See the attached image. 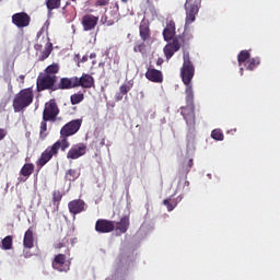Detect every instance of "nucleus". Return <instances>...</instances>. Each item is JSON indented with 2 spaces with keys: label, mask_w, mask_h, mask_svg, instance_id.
I'll use <instances>...</instances> for the list:
<instances>
[{
  "label": "nucleus",
  "mask_w": 280,
  "mask_h": 280,
  "mask_svg": "<svg viewBox=\"0 0 280 280\" xmlns=\"http://www.w3.org/2000/svg\"><path fill=\"white\" fill-rule=\"evenodd\" d=\"M80 128H82V119H74L66 124L60 129V140L55 142L52 145L47 147L44 152H42L39 159L36 161L37 167L43 170L45 165H47L54 156H58V152H66L69 149V137H73Z\"/></svg>",
  "instance_id": "f257e3e1"
},
{
  "label": "nucleus",
  "mask_w": 280,
  "mask_h": 280,
  "mask_svg": "<svg viewBox=\"0 0 280 280\" xmlns=\"http://www.w3.org/2000/svg\"><path fill=\"white\" fill-rule=\"evenodd\" d=\"M34 102V90L26 88L15 94L13 98V110L14 113H22L24 108H27Z\"/></svg>",
  "instance_id": "f03ea898"
},
{
  "label": "nucleus",
  "mask_w": 280,
  "mask_h": 280,
  "mask_svg": "<svg viewBox=\"0 0 280 280\" xmlns=\"http://www.w3.org/2000/svg\"><path fill=\"white\" fill-rule=\"evenodd\" d=\"M183 60V66L180 68L182 82L185 85H189L194 80V75H196V67L194 66V62H191L189 52H184Z\"/></svg>",
  "instance_id": "7ed1b4c3"
},
{
  "label": "nucleus",
  "mask_w": 280,
  "mask_h": 280,
  "mask_svg": "<svg viewBox=\"0 0 280 280\" xmlns=\"http://www.w3.org/2000/svg\"><path fill=\"white\" fill-rule=\"evenodd\" d=\"M69 257H71L69 248H67L65 254H57L51 262L54 270L58 272H69V270H71V260H69Z\"/></svg>",
  "instance_id": "20e7f679"
},
{
  "label": "nucleus",
  "mask_w": 280,
  "mask_h": 280,
  "mask_svg": "<svg viewBox=\"0 0 280 280\" xmlns=\"http://www.w3.org/2000/svg\"><path fill=\"white\" fill-rule=\"evenodd\" d=\"M56 82H58V77H51L40 72L37 77L36 86L38 93L43 91H56Z\"/></svg>",
  "instance_id": "39448f33"
},
{
  "label": "nucleus",
  "mask_w": 280,
  "mask_h": 280,
  "mask_svg": "<svg viewBox=\"0 0 280 280\" xmlns=\"http://www.w3.org/2000/svg\"><path fill=\"white\" fill-rule=\"evenodd\" d=\"M202 0H186L185 10H186V20L185 25H191L196 21V15L200 11V4Z\"/></svg>",
  "instance_id": "423d86ee"
},
{
  "label": "nucleus",
  "mask_w": 280,
  "mask_h": 280,
  "mask_svg": "<svg viewBox=\"0 0 280 280\" xmlns=\"http://www.w3.org/2000/svg\"><path fill=\"white\" fill-rule=\"evenodd\" d=\"M58 115H60V107H58V103H56L55 98H51L47 103H45L43 110V119L44 121H56Z\"/></svg>",
  "instance_id": "0eeeda50"
},
{
  "label": "nucleus",
  "mask_w": 280,
  "mask_h": 280,
  "mask_svg": "<svg viewBox=\"0 0 280 280\" xmlns=\"http://www.w3.org/2000/svg\"><path fill=\"white\" fill-rule=\"evenodd\" d=\"M11 21L15 27L23 30V27H30L32 23V18L25 12H19L12 15Z\"/></svg>",
  "instance_id": "6e6552de"
},
{
  "label": "nucleus",
  "mask_w": 280,
  "mask_h": 280,
  "mask_svg": "<svg viewBox=\"0 0 280 280\" xmlns=\"http://www.w3.org/2000/svg\"><path fill=\"white\" fill-rule=\"evenodd\" d=\"M86 150L88 147L83 142L73 144L67 153V159L75 161L77 159L84 156V154H86Z\"/></svg>",
  "instance_id": "1a4fd4ad"
},
{
  "label": "nucleus",
  "mask_w": 280,
  "mask_h": 280,
  "mask_svg": "<svg viewBox=\"0 0 280 280\" xmlns=\"http://www.w3.org/2000/svg\"><path fill=\"white\" fill-rule=\"evenodd\" d=\"M68 209L72 215H78L80 213H84V211L89 209V206L82 199H74L69 201Z\"/></svg>",
  "instance_id": "9d476101"
},
{
  "label": "nucleus",
  "mask_w": 280,
  "mask_h": 280,
  "mask_svg": "<svg viewBox=\"0 0 280 280\" xmlns=\"http://www.w3.org/2000/svg\"><path fill=\"white\" fill-rule=\"evenodd\" d=\"M96 233H113L115 231V221L108 219H98L95 223Z\"/></svg>",
  "instance_id": "9b49d317"
},
{
  "label": "nucleus",
  "mask_w": 280,
  "mask_h": 280,
  "mask_svg": "<svg viewBox=\"0 0 280 280\" xmlns=\"http://www.w3.org/2000/svg\"><path fill=\"white\" fill-rule=\"evenodd\" d=\"M77 89H93L95 86V78L89 73H83L81 78L75 77Z\"/></svg>",
  "instance_id": "f8f14e48"
},
{
  "label": "nucleus",
  "mask_w": 280,
  "mask_h": 280,
  "mask_svg": "<svg viewBox=\"0 0 280 280\" xmlns=\"http://www.w3.org/2000/svg\"><path fill=\"white\" fill-rule=\"evenodd\" d=\"M98 22L100 18L93 14H85L81 20V24L83 26L84 32H91V30L97 27Z\"/></svg>",
  "instance_id": "ddd939ff"
},
{
  "label": "nucleus",
  "mask_w": 280,
  "mask_h": 280,
  "mask_svg": "<svg viewBox=\"0 0 280 280\" xmlns=\"http://www.w3.org/2000/svg\"><path fill=\"white\" fill-rule=\"evenodd\" d=\"M180 115L184 117L187 126H196V113L194 109V105H187L186 107H182Z\"/></svg>",
  "instance_id": "4468645a"
},
{
  "label": "nucleus",
  "mask_w": 280,
  "mask_h": 280,
  "mask_svg": "<svg viewBox=\"0 0 280 280\" xmlns=\"http://www.w3.org/2000/svg\"><path fill=\"white\" fill-rule=\"evenodd\" d=\"M55 89L56 91H69L71 89H77L75 77L61 78Z\"/></svg>",
  "instance_id": "2eb2a0df"
},
{
  "label": "nucleus",
  "mask_w": 280,
  "mask_h": 280,
  "mask_svg": "<svg viewBox=\"0 0 280 280\" xmlns=\"http://www.w3.org/2000/svg\"><path fill=\"white\" fill-rule=\"evenodd\" d=\"M139 34H140V38H141V40H143V43H145L147 40H150V38L152 36V32L150 31V22H148V20L143 19L140 22Z\"/></svg>",
  "instance_id": "dca6fc26"
},
{
  "label": "nucleus",
  "mask_w": 280,
  "mask_h": 280,
  "mask_svg": "<svg viewBox=\"0 0 280 280\" xmlns=\"http://www.w3.org/2000/svg\"><path fill=\"white\" fill-rule=\"evenodd\" d=\"M176 36V22L174 20L168 21L166 27L163 30V38L166 43H170Z\"/></svg>",
  "instance_id": "f3484780"
},
{
  "label": "nucleus",
  "mask_w": 280,
  "mask_h": 280,
  "mask_svg": "<svg viewBox=\"0 0 280 280\" xmlns=\"http://www.w3.org/2000/svg\"><path fill=\"white\" fill-rule=\"evenodd\" d=\"M144 75L147 80H149V82H155L158 84H161V82H163V72L154 68H148Z\"/></svg>",
  "instance_id": "a211bd4d"
},
{
  "label": "nucleus",
  "mask_w": 280,
  "mask_h": 280,
  "mask_svg": "<svg viewBox=\"0 0 280 280\" xmlns=\"http://www.w3.org/2000/svg\"><path fill=\"white\" fill-rule=\"evenodd\" d=\"M128 229H130V217L124 215L120 221L115 223L114 231H118L120 234L128 233Z\"/></svg>",
  "instance_id": "6ab92c4d"
},
{
  "label": "nucleus",
  "mask_w": 280,
  "mask_h": 280,
  "mask_svg": "<svg viewBox=\"0 0 280 280\" xmlns=\"http://www.w3.org/2000/svg\"><path fill=\"white\" fill-rule=\"evenodd\" d=\"M23 246L24 248H34V231H32V229H28L25 234H24V238H23Z\"/></svg>",
  "instance_id": "aec40b11"
},
{
  "label": "nucleus",
  "mask_w": 280,
  "mask_h": 280,
  "mask_svg": "<svg viewBox=\"0 0 280 280\" xmlns=\"http://www.w3.org/2000/svg\"><path fill=\"white\" fill-rule=\"evenodd\" d=\"M180 200H183V196H178L176 199H173L172 197H170L163 200V205L164 207H166L167 211L171 212L173 209H176Z\"/></svg>",
  "instance_id": "412c9836"
},
{
  "label": "nucleus",
  "mask_w": 280,
  "mask_h": 280,
  "mask_svg": "<svg viewBox=\"0 0 280 280\" xmlns=\"http://www.w3.org/2000/svg\"><path fill=\"white\" fill-rule=\"evenodd\" d=\"M35 166L33 163H25L20 170V175L30 178L34 174Z\"/></svg>",
  "instance_id": "4be33fe9"
},
{
  "label": "nucleus",
  "mask_w": 280,
  "mask_h": 280,
  "mask_svg": "<svg viewBox=\"0 0 280 280\" xmlns=\"http://www.w3.org/2000/svg\"><path fill=\"white\" fill-rule=\"evenodd\" d=\"M259 65H261V59H259V57L249 58V60H247L245 63V68L247 71H255Z\"/></svg>",
  "instance_id": "5701e85b"
},
{
  "label": "nucleus",
  "mask_w": 280,
  "mask_h": 280,
  "mask_svg": "<svg viewBox=\"0 0 280 280\" xmlns=\"http://www.w3.org/2000/svg\"><path fill=\"white\" fill-rule=\"evenodd\" d=\"M185 93H186L187 106H194V85L192 84L186 85Z\"/></svg>",
  "instance_id": "b1692460"
},
{
  "label": "nucleus",
  "mask_w": 280,
  "mask_h": 280,
  "mask_svg": "<svg viewBox=\"0 0 280 280\" xmlns=\"http://www.w3.org/2000/svg\"><path fill=\"white\" fill-rule=\"evenodd\" d=\"M248 60H250V52L248 50H242L237 55L238 67H242V65H246Z\"/></svg>",
  "instance_id": "393cba45"
},
{
  "label": "nucleus",
  "mask_w": 280,
  "mask_h": 280,
  "mask_svg": "<svg viewBox=\"0 0 280 280\" xmlns=\"http://www.w3.org/2000/svg\"><path fill=\"white\" fill-rule=\"evenodd\" d=\"M65 178L66 180H69V183H73V180H78V178H80V172L75 168H70L66 172Z\"/></svg>",
  "instance_id": "a878e982"
},
{
  "label": "nucleus",
  "mask_w": 280,
  "mask_h": 280,
  "mask_svg": "<svg viewBox=\"0 0 280 280\" xmlns=\"http://www.w3.org/2000/svg\"><path fill=\"white\" fill-rule=\"evenodd\" d=\"M58 71H60V66H58V63H52L48 66L43 73L52 78H57L56 73H58Z\"/></svg>",
  "instance_id": "bb28decb"
},
{
  "label": "nucleus",
  "mask_w": 280,
  "mask_h": 280,
  "mask_svg": "<svg viewBox=\"0 0 280 280\" xmlns=\"http://www.w3.org/2000/svg\"><path fill=\"white\" fill-rule=\"evenodd\" d=\"M70 102L72 106H75L80 104L81 102H84V94L81 92L74 93L70 96Z\"/></svg>",
  "instance_id": "cd10ccee"
},
{
  "label": "nucleus",
  "mask_w": 280,
  "mask_h": 280,
  "mask_svg": "<svg viewBox=\"0 0 280 280\" xmlns=\"http://www.w3.org/2000/svg\"><path fill=\"white\" fill-rule=\"evenodd\" d=\"M171 40L172 43H168V45L172 46V48H174L175 51H179L183 45L182 44L183 37L176 36V37H173Z\"/></svg>",
  "instance_id": "c85d7f7f"
},
{
  "label": "nucleus",
  "mask_w": 280,
  "mask_h": 280,
  "mask_svg": "<svg viewBox=\"0 0 280 280\" xmlns=\"http://www.w3.org/2000/svg\"><path fill=\"white\" fill-rule=\"evenodd\" d=\"M191 167H194V159H189L187 162H184L182 165V172L187 176L189 172H191Z\"/></svg>",
  "instance_id": "c756f323"
},
{
  "label": "nucleus",
  "mask_w": 280,
  "mask_h": 280,
  "mask_svg": "<svg viewBox=\"0 0 280 280\" xmlns=\"http://www.w3.org/2000/svg\"><path fill=\"white\" fill-rule=\"evenodd\" d=\"M62 0H46L47 10H58Z\"/></svg>",
  "instance_id": "7c9ffc66"
},
{
  "label": "nucleus",
  "mask_w": 280,
  "mask_h": 280,
  "mask_svg": "<svg viewBox=\"0 0 280 280\" xmlns=\"http://www.w3.org/2000/svg\"><path fill=\"white\" fill-rule=\"evenodd\" d=\"M62 200V192L60 190H55L52 192V202L57 209L60 207V201Z\"/></svg>",
  "instance_id": "2f4dec72"
},
{
  "label": "nucleus",
  "mask_w": 280,
  "mask_h": 280,
  "mask_svg": "<svg viewBox=\"0 0 280 280\" xmlns=\"http://www.w3.org/2000/svg\"><path fill=\"white\" fill-rule=\"evenodd\" d=\"M1 248L3 250H11L12 249V236H5L3 240H2V245H1Z\"/></svg>",
  "instance_id": "473e14b6"
},
{
  "label": "nucleus",
  "mask_w": 280,
  "mask_h": 280,
  "mask_svg": "<svg viewBox=\"0 0 280 280\" xmlns=\"http://www.w3.org/2000/svg\"><path fill=\"white\" fill-rule=\"evenodd\" d=\"M211 137L214 141H224V133L220 129L212 130Z\"/></svg>",
  "instance_id": "72a5a7b5"
},
{
  "label": "nucleus",
  "mask_w": 280,
  "mask_h": 280,
  "mask_svg": "<svg viewBox=\"0 0 280 280\" xmlns=\"http://www.w3.org/2000/svg\"><path fill=\"white\" fill-rule=\"evenodd\" d=\"M177 50H175L174 48H172V46H170L168 44L164 47V55L166 60H170L174 54H176Z\"/></svg>",
  "instance_id": "f704fd0d"
},
{
  "label": "nucleus",
  "mask_w": 280,
  "mask_h": 280,
  "mask_svg": "<svg viewBox=\"0 0 280 280\" xmlns=\"http://www.w3.org/2000/svg\"><path fill=\"white\" fill-rule=\"evenodd\" d=\"M132 89V83L128 82L120 85L119 91L121 95H128L129 91Z\"/></svg>",
  "instance_id": "c9c22d12"
},
{
  "label": "nucleus",
  "mask_w": 280,
  "mask_h": 280,
  "mask_svg": "<svg viewBox=\"0 0 280 280\" xmlns=\"http://www.w3.org/2000/svg\"><path fill=\"white\" fill-rule=\"evenodd\" d=\"M47 121L49 120L43 119V121L40 122V131H39L40 137H47V133H45L47 132Z\"/></svg>",
  "instance_id": "e433bc0d"
},
{
  "label": "nucleus",
  "mask_w": 280,
  "mask_h": 280,
  "mask_svg": "<svg viewBox=\"0 0 280 280\" xmlns=\"http://www.w3.org/2000/svg\"><path fill=\"white\" fill-rule=\"evenodd\" d=\"M110 3V0H96L94 5L95 8H104Z\"/></svg>",
  "instance_id": "4c0bfd02"
},
{
  "label": "nucleus",
  "mask_w": 280,
  "mask_h": 280,
  "mask_svg": "<svg viewBox=\"0 0 280 280\" xmlns=\"http://www.w3.org/2000/svg\"><path fill=\"white\" fill-rule=\"evenodd\" d=\"M145 49V44H140V45H136L133 47V51L138 52V51H143Z\"/></svg>",
  "instance_id": "58836bf2"
},
{
  "label": "nucleus",
  "mask_w": 280,
  "mask_h": 280,
  "mask_svg": "<svg viewBox=\"0 0 280 280\" xmlns=\"http://www.w3.org/2000/svg\"><path fill=\"white\" fill-rule=\"evenodd\" d=\"M101 23H103V25H105V23L107 25H113V22L108 21V16L107 15H102Z\"/></svg>",
  "instance_id": "ea45409f"
},
{
  "label": "nucleus",
  "mask_w": 280,
  "mask_h": 280,
  "mask_svg": "<svg viewBox=\"0 0 280 280\" xmlns=\"http://www.w3.org/2000/svg\"><path fill=\"white\" fill-rule=\"evenodd\" d=\"M51 54V48H47L46 50L43 51V58H49Z\"/></svg>",
  "instance_id": "a19ab883"
},
{
  "label": "nucleus",
  "mask_w": 280,
  "mask_h": 280,
  "mask_svg": "<svg viewBox=\"0 0 280 280\" xmlns=\"http://www.w3.org/2000/svg\"><path fill=\"white\" fill-rule=\"evenodd\" d=\"M7 135H8V132L5 131V129H0V141H3V139H5Z\"/></svg>",
  "instance_id": "79ce46f5"
},
{
  "label": "nucleus",
  "mask_w": 280,
  "mask_h": 280,
  "mask_svg": "<svg viewBox=\"0 0 280 280\" xmlns=\"http://www.w3.org/2000/svg\"><path fill=\"white\" fill-rule=\"evenodd\" d=\"M23 256L25 257V259H30V257H32L33 254L30 250H24Z\"/></svg>",
  "instance_id": "37998d69"
},
{
  "label": "nucleus",
  "mask_w": 280,
  "mask_h": 280,
  "mask_svg": "<svg viewBox=\"0 0 280 280\" xmlns=\"http://www.w3.org/2000/svg\"><path fill=\"white\" fill-rule=\"evenodd\" d=\"M55 248L57 249L65 248V238L62 240L61 243H58L57 245H55Z\"/></svg>",
  "instance_id": "c03bdc74"
},
{
  "label": "nucleus",
  "mask_w": 280,
  "mask_h": 280,
  "mask_svg": "<svg viewBox=\"0 0 280 280\" xmlns=\"http://www.w3.org/2000/svg\"><path fill=\"white\" fill-rule=\"evenodd\" d=\"M121 100H124V94L120 93H117L116 94V102H121Z\"/></svg>",
  "instance_id": "a18cd8bd"
},
{
  "label": "nucleus",
  "mask_w": 280,
  "mask_h": 280,
  "mask_svg": "<svg viewBox=\"0 0 280 280\" xmlns=\"http://www.w3.org/2000/svg\"><path fill=\"white\" fill-rule=\"evenodd\" d=\"M100 145L103 148V145H106V138H102L100 141Z\"/></svg>",
  "instance_id": "49530a36"
},
{
  "label": "nucleus",
  "mask_w": 280,
  "mask_h": 280,
  "mask_svg": "<svg viewBox=\"0 0 280 280\" xmlns=\"http://www.w3.org/2000/svg\"><path fill=\"white\" fill-rule=\"evenodd\" d=\"M86 60H89V56H83L81 62H86Z\"/></svg>",
  "instance_id": "de8ad7c7"
},
{
  "label": "nucleus",
  "mask_w": 280,
  "mask_h": 280,
  "mask_svg": "<svg viewBox=\"0 0 280 280\" xmlns=\"http://www.w3.org/2000/svg\"><path fill=\"white\" fill-rule=\"evenodd\" d=\"M19 79L21 80V82H25V75L21 74Z\"/></svg>",
  "instance_id": "09e8293b"
},
{
  "label": "nucleus",
  "mask_w": 280,
  "mask_h": 280,
  "mask_svg": "<svg viewBox=\"0 0 280 280\" xmlns=\"http://www.w3.org/2000/svg\"><path fill=\"white\" fill-rule=\"evenodd\" d=\"M156 65L158 66L163 65V59L159 58Z\"/></svg>",
  "instance_id": "8fccbe9b"
},
{
  "label": "nucleus",
  "mask_w": 280,
  "mask_h": 280,
  "mask_svg": "<svg viewBox=\"0 0 280 280\" xmlns=\"http://www.w3.org/2000/svg\"><path fill=\"white\" fill-rule=\"evenodd\" d=\"M115 8H116L117 12H119V3L118 2H115Z\"/></svg>",
  "instance_id": "3c124183"
},
{
  "label": "nucleus",
  "mask_w": 280,
  "mask_h": 280,
  "mask_svg": "<svg viewBox=\"0 0 280 280\" xmlns=\"http://www.w3.org/2000/svg\"><path fill=\"white\" fill-rule=\"evenodd\" d=\"M241 75H244V68H240Z\"/></svg>",
  "instance_id": "603ef678"
},
{
  "label": "nucleus",
  "mask_w": 280,
  "mask_h": 280,
  "mask_svg": "<svg viewBox=\"0 0 280 280\" xmlns=\"http://www.w3.org/2000/svg\"><path fill=\"white\" fill-rule=\"evenodd\" d=\"M185 185H186V187H189V182L186 180V182H185Z\"/></svg>",
  "instance_id": "864d4df0"
},
{
  "label": "nucleus",
  "mask_w": 280,
  "mask_h": 280,
  "mask_svg": "<svg viewBox=\"0 0 280 280\" xmlns=\"http://www.w3.org/2000/svg\"><path fill=\"white\" fill-rule=\"evenodd\" d=\"M122 1V3H128V0H121Z\"/></svg>",
  "instance_id": "5fc2aeb1"
}]
</instances>
